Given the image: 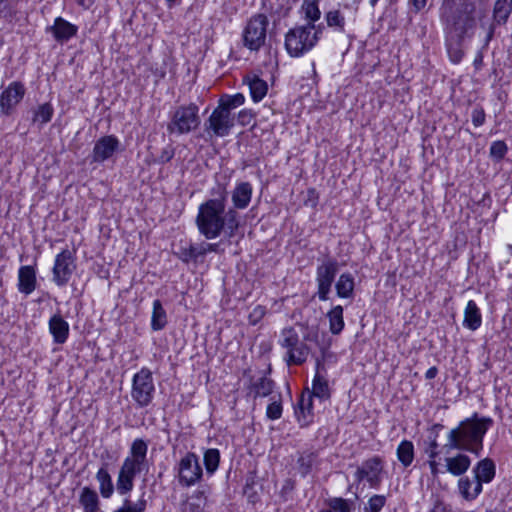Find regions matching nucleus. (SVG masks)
<instances>
[{"label": "nucleus", "mask_w": 512, "mask_h": 512, "mask_svg": "<svg viewBox=\"0 0 512 512\" xmlns=\"http://www.w3.org/2000/svg\"><path fill=\"white\" fill-rule=\"evenodd\" d=\"M215 198L201 203L195 219L196 226L201 235L211 240L224 233L228 238L236 235L240 226V216L233 208L227 209L228 192L224 186L218 185L213 192Z\"/></svg>", "instance_id": "f257e3e1"}, {"label": "nucleus", "mask_w": 512, "mask_h": 512, "mask_svg": "<svg viewBox=\"0 0 512 512\" xmlns=\"http://www.w3.org/2000/svg\"><path fill=\"white\" fill-rule=\"evenodd\" d=\"M492 424L490 417H480L478 413H474L449 431L444 449L447 453L450 450H459L479 457L483 450L484 436Z\"/></svg>", "instance_id": "f03ea898"}, {"label": "nucleus", "mask_w": 512, "mask_h": 512, "mask_svg": "<svg viewBox=\"0 0 512 512\" xmlns=\"http://www.w3.org/2000/svg\"><path fill=\"white\" fill-rule=\"evenodd\" d=\"M245 102L242 93L234 95L224 94L219 100L216 108L204 122V132L209 139L214 137H226L235 126V116L232 111Z\"/></svg>", "instance_id": "7ed1b4c3"}, {"label": "nucleus", "mask_w": 512, "mask_h": 512, "mask_svg": "<svg viewBox=\"0 0 512 512\" xmlns=\"http://www.w3.org/2000/svg\"><path fill=\"white\" fill-rule=\"evenodd\" d=\"M476 6L470 0H453L442 8L441 19L445 33L452 39L463 40L475 25Z\"/></svg>", "instance_id": "20e7f679"}, {"label": "nucleus", "mask_w": 512, "mask_h": 512, "mask_svg": "<svg viewBox=\"0 0 512 512\" xmlns=\"http://www.w3.org/2000/svg\"><path fill=\"white\" fill-rule=\"evenodd\" d=\"M324 30L323 24L318 26L298 25L285 35V49L291 57H301L312 50L318 43Z\"/></svg>", "instance_id": "39448f33"}, {"label": "nucleus", "mask_w": 512, "mask_h": 512, "mask_svg": "<svg viewBox=\"0 0 512 512\" xmlns=\"http://www.w3.org/2000/svg\"><path fill=\"white\" fill-rule=\"evenodd\" d=\"M201 123L199 107L195 103L178 106L167 125L170 134L184 135L198 128Z\"/></svg>", "instance_id": "423d86ee"}, {"label": "nucleus", "mask_w": 512, "mask_h": 512, "mask_svg": "<svg viewBox=\"0 0 512 512\" xmlns=\"http://www.w3.org/2000/svg\"><path fill=\"white\" fill-rule=\"evenodd\" d=\"M269 21L265 14L253 15L247 22L242 33L244 47L258 52L266 43Z\"/></svg>", "instance_id": "0eeeda50"}, {"label": "nucleus", "mask_w": 512, "mask_h": 512, "mask_svg": "<svg viewBox=\"0 0 512 512\" xmlns=\"http://www.w3.org/2000/svg\"><path fill=\"white\" fill-rule=\"evenodd\" d=\"M155 394V385L152 372L143 367L132 379L131 397L137 406L144 408L152 403Z\"/></svg>", "instance_id": "6e6552de"}, {"label": "nucleus", "mask_w": 512, "mask_h": 512, "mask_svg": "<svg viewBox=\"0 0 512 512\" xmlns=\"http://www.w3.org/2000/svg\"><path fill=\"white\" fill-rule=\"evenodd\" d=\"M279 344L287 350L285 360L288 365H301L306 361L309 348L306 344L300 343L294 328L289 327L281 331Z\"/></svg>", "instance_id": "1a4fd4ad"}, {"label": "nucleus", "mask_w": 512, "mask_h": 512, "mask_svg": "<svg viewBox=\"0 0 512 512\" xmlns=\"http://www.w3.org/2000/svg\"><path fill=\"white\" fill-rule=\"evenodd\" d=\"M338 273V262L335 258L326 257L316 269L317 297L320 301H327L332 284Z\"/></svg>", "instance_id": "9d476101"}, {"label": "nucleus", "mask_w": 512, "mask_h": 512, "mask_svg": "<svg viewBox=\"0 0 512 512\" xmlns=\"http://www.w3.org/2000/svg\"><path fill=\"white\" fill-rule=\"evenodd\" d=\"M76 258L72 251L63 249L55 257L52 268V280L58 287L68 284L74 271L76 270Z\"/></svg>", "instance_id": "9b49d317"}, {"label": "nucleus", "mask_w": 512, "mask_h": 512, "mask_svg": "<svg viewBox=\"0 0 512 512\" xmlns=\"http://www.w3.org/2000/svg\"><path fill=\"white\" fill-rule=\"evenodd\" d=\"M203 470L199 458L194 452H187L178 464L179 483L185 487H191L202 479Z\"/></svg>", "instance_id": "f8f14e48"}, {"label": "nucleus", "mask_w": 512, "mask_h": 512, "mask_svg": "<svg viewBox=\"0 0 512 512\" xmlns=\"http://www.w3.org/2000/svg\"><path fill=\"white\" fill-rule=\"evenodd\" d=\"M26 94L25 85L21 81H13L0 93V113L10 116L16 110Z\"/></svg>", "instance_id": "ddd939ff"}, {"label": "nucleus", "mask_w": 512, "mask_h": 512, "mask_svg": "<svg viewBox=\"0 0 512 512\" xmlns=\"http://www.w3.org/2000/svg\"><path fill=\"white\" fill-rule=\"evenodd\" d=\"M383 470V461L379 456H374L365 460L359 466L354 474L355 480L360 483L366 480L371 488H379L382 478L380 476Z\"/></svg>", "instance_id": "4468645a"}, {"label": "nucleus", "mask_w": 512, "mask_h": 512, "mask_svg": "<svg viewBox=\"0 0 512 512\" xmlns=\"http://www.w3.org/2000/svg\"><path fill=\"white\" fill-rule=\"evenodd\" d=\"M120 150L121 143L115 135L102 136L94 144L91 153V162L104 163L111 159Z\"/></svg>", "instance_id": "2eb2a0df"}, {"label": "nucleus", "mask_w": 512, "mask_h": 512, "mask_svg": "<svg viewBox=\"0 0 512 512\" xmlns=\"http://www.w3.org/2000/svg\"><path fill=\"white\" fill-rule=\"evenodd\" d=\"M512 13V0H496L493 7V21L487 28L485 45L487 46L494 36L496 26L505 25Z\"/></svg>", "instance_id": "dca6fc26"}, {"label": "nucleus", "mask_w": 512, "mask_h": 512, "mask_svg": "<svg viewBox=\"0 0 512 512\" xmlns=\"http://www.w3.org/2000/svg\"><path fill=\"white\" fill-rule=\"evenodd\" d=\"M49 332L55 344H64L69 336V324L60 313H55L48 322Z\"/></svg>", "instance_id": "f3484780"}, {"label": "nucleus", "mask_w": 512, "mask_h": 512, "mask_svg": "<svg viewBox=\"0 0 512 512\" xmlns=\"http://www.w3.org/2000/svg\"><path fill=\"white\" fill-rule=\"evenodd\" d=\"M37 285L36 270L33 266H21L18 271V290L20 293L30 295Z\"/></svg>", "instance_id": "a211bd4d"}, {"label": "nucleus", "mask_w": 512, "mask_h": 512, "mask_svg": "<svg viewBox=\"0 0 512 512\" xmlns=\"http://www.w3.org/2000/svg\"><path fill=\"white\" fill-rule=\"evenodd\" d=\"M49 30L56 41L66 42L77 34L78 27L62 17H57Z\"/></svg>", "instance_id": "6ab92c4d"}, {"label": "nucleus", "mask_w": 512, "mask_h": 512, "mask_svg": "<svg viewBox=\"0 0 512 512\" xmlns=\"http://www.w3.org/2000/svg\"><path fill=\"white\" fill-rule=\"evenodd\" d=\"M472 473L482 486L484 483H490L496 475L495 463L491 458H484L473 467Z\"/></svg>", "instance_id": "aec40b11"}, {"label": "nucleus", "mask_w": 512, "mask_h": 512, "mask_svg": "<svg viewBox=\"0 0 512 512\" xmlns=\"http://www.w3.org/2000/svg\"><path fill=\"white\" fill-rule=\"evenodd\" d=\"M471 465V459L468 455L458 453L453 457L445 458V471L453 476L464 475Z\"/></svg>", "instance_id": "412c9836"}, {"label": "nucleus", "mask_w": 512, "mask_h": 512, "mask_svg": "<svg viewBox=\"0 0 512 512\" xmlns=\"http://www.w3.org/2000/svg\"><path fill=\"white\" fill-rule=\"evenodd\" d=\"M458 491L461 497L466 501L475 500L483 491V486L475 478L461 477L458 480Z\"/></svg>", "instance_id": "4be33fe9"}, {"label": "nucleus", "mask_w": 512, "mask_h": 512, "mask_svg": "<svg viewBox=\"0 0 512 512\" xmlns=\"http://www.w3.org/2000/svg\"><path fill=\"white\" fill-rule=\"evenodd\" d=\"M252 198V186L249 182H241L232 192L233 209L243 210L248 207Z\"/></svg>", "instance_id": "5701e85b"}, {"label": "nucleus", "mask_w": 512, "mask_h": 512, "mask_svg": "<svg viewBox=\"0 0 512 512\" xmlns=\"http://www.w3.org/2000/svg\"><path fill=\"white\" fill-rule=\"evenodd\" d=\"M297 421L301 427H307L313 421V403L312 396L308 398L301 397L298 402V407L295 410Z\"/></svg>", "instance_id": "b1692460"}, {"label": "nucleus", "mask_w": 512, "mask_h": 512, "mask_svg": "<svg viewBox=\"0 0 512 512\" xmlns=\"http://www.w3.org/2000/svg\"><path fill=\"white\" fill-rule=\"evenodd\" d=\"M481 324L482 316L480 309L478 308L475 301H468L464 310L463 326L472 331H475L481 326Z\"/></svg>", "instance_id": "393cba45"}, {"label": "nucleus", "mask_w": 512, "mask_h": 512, "mask_svg": "<svg viewBox=\"0 0 512 512\" xmlns=\"http://www.w3.org/2000/svg\"><path fill=\"white\" fill-rule=\"evenodd\" d=\"M79 503L81 504L84 512H98L100 500L97 492L90 488L84 487L79 496Z\"/></svg>", "instance_id": "a878e982"}, {"label": "nucleus", "mask_w": 512, "mask_h": 512, "mask_svg": "<svg viewBox=\"0 0 512 512\" xmlns=\"http://www.w3.org/2000/svg\"><path fill=\"white\" fill-rule=\"evenodd\" d=\"M248 388L254 398L267 397L273 392L274 382L266 376H262L255 381L251 379Z\"/></svg>", "instance_id": "bb28decb"}, {"label": "nucleus", "mask_w": 512, "mask_h": 512, "mask_svg": "<svg viewBox=\"0 0 512 512\" xmlns=\"http://www.w3.org/2000/svg\"><path fill=\"white\" fill-rule=\"evenodd\" d=\"M167 314L159 299L153 301V310L151 316V329L160 331L167 325Z\"/></svg>", "instance_id": "cd10ccee"}, {"label": "nucleus", "mask_w": 512, "mask_h": 512, "mask_svg": "<svg viewBox=\"0 0 512 512\" xmlns=\"http://www.w3.org/2000/svg\"><path fill=\"white\" fill-rule=\"evenodd\" d=\"M337 296L340 298H350L354 292V278L350 273H343L339 276L335 284Z\"/></svg>", "instance_id": "c85d7f7f"}, {"label": "nucleus", "mask_w": 512, "mask_h": 512, "mask_svg": "<svg viewBox=\"0 0 512 512\" xmlns=\"http://www.w3.org/2000/svg\"><path fill=\"white\" fill-rule=\"evenodd\" d=\"M329 320V330L333 335H338L344 329L345 323L343 318V307L341 305L334 306L327 313Z\"/></svg>", "instance_id": "c756f323"}, {"label": "nucleus", "mask_w": 512, "mask_h": 512, "mask_svg": "<svg viewBox=\"0 0 512 512\" xmlns=\"http://www.w3.org/2000/svg\"><path fill=\"white\" fill-rule=\"evenodd\" d=\"M316 458L317 454L313 451H303L299 453L297 458V470L303 478L311 472Z\"/></svg>", "instance_id": "7c9ffc66"}, {"label": "nucleus", "mask_w": 512, "mask_h": 512, "mask_svg": "<svg viewBox=\"0 0 512 512\" xmlns=\"http://www.w3.org/2000/svg\"><path fill=\"white\" fill-rule=\"evenodd\" d=\"M96 479L99 482V490L103 498H110L114 492L112 478L105 467H101L97 474Z\"/></svg>", "instance_id": "2f4dec72"}, {"label": "nucleus", "mask_w": 512, "mask_h": 512, "mask_svg": "<svg viewBox=\"0 0 512 512\" xmlns=\"http://www.w3.org/2000/svg\"><path fill=\"white\" fill-rule=\"evenodd\" d=\"M320 0H304L301 6L302 11L304 12L305 19L307 23L305 25L317 26L315 23L321 17V11L319 9L318 3Z\"/></svg>", "instance_id": "473e14b6"}, {"label": "nucleus", "mask_w": 512, "mask_h": 512, "mask_svg": "<svg viewBox=\"0 0 512 512\" xmlns=\"http://www.w3.org/2000/svg\"><path fill=\"white\" fill-rule=\"evenodd\" d=\"M312 395L322 400L330 398L328 381L319 371H317L312 381Z\"/></svg>", "instance_id": "72a5a7b5"}, {"label": "nucleus", "mask_w": 512, "mask_h": 512, "mask_svg": "<svg viewBox=\"0 0 512 512\" xmlns=\"http://www.w3.org/2000/svg\"><path fill=\"white\" fill-rule=\"evenodd\" d=\"M397 458L404 467H408L414 460V445L409 440H403L396 450Z\"/></svg>", "instance_id": "f704fd0d"}, {"label": "nucleus", "mask_w": 512, "mask_h": 512, "mask_svg": "<svg viewBox=\"0 0 512 512\" xmlns=\"http://www.w3.org/2000/svg\"><path fill=\"white\" fill-rule=\"evenodd\" d=\"M148 444L141 438L135 439L130 448L129 458L147 466Z\"/></svg>", "instance_id": "c9c22d12"}, {"label": "nucleus", "mask_w": 512, "mask_h": 512, "mask_svg": "<svg viewBox=\"0 0 512 512\" xmlns=\"http://www.w3.org/2000/svg\"><path fill=\"white\" fill-rule=\"evenodd\" d=\"M250 94L254 102L261 101L267 94V83L257 76H253L248 81Z\"/></svg>", "instance_id": "e433bc0d"}, {"label": "nucleus", "mask_w": 512, "mask_h": 512, "mask_svg": "<svg viewBox=\"0 0 512 512\" xmlns=\"http://www.w3.org/2000/svg\"><path fill=\"white\" fill-rule=\"evenodd\" d=\"M203 462L205 466L206 473L208 475H213L220 463V452L216 448L206 449L203 455Z\"/></svg>", "instance_id": "4c0bfd02"}, {"label": "nucleus", "mask_w": 512, "mask_h": 512, "mask_svg": "<svg viewBox=\"0 0 512 512\" xmlns=\"http://www.w3.org/2000/svg\"><path fill=\"white\" fill-rule=\"evenodd\" d=\"M179 258L188 263L189 261H197L200 257L205 256V249L202 244L190 245L189 247H182L179 251Z\"/></svg>", "instance_id": "58836bf2"}, {"label": "nucleus", "mask_w": 512, "mask_h": 512, "mask_svg": "<svg viewBox=\"0 0 512 512\" xmlns=\"http://www.w3.org/2000/svg\"><path fill=\"white\" fill-rule=\"evenodd\" d=\"M462 41L463 40L452 39L446 35V48L449 58L453 63H459L464 56V53L461 49Z\"/></svg>", "instance_id": "ea45409f"}, {"label": "nucleus", "mask_w": 512, "mask_h": 512, "mask_svg": "<svg viewBox=\"0 0 512 512\" xmlns=\"http://www.w3.org/2000/svg\"><path fill=\"white\" fill-rule=\"evenodd\" d=\"M328 509L320 512H351L353 502L341 497L330 498L327 501Z\"/></svg>", "instance_id": "a19ab883"}, {"label": "nucleus", "mask_w": 512, "mask_h": 512, "mask_svg": "<svg viewBox=\"0 0 512 512\" xmlns=\"http://www.w3.org/2000/svg\"><path fill=\"white\" fill-rule=\"evenodd\" d=\"M54 109L50 103L40 105L34 112L33 122H39L41 125L48 123L53 116Z\"/></svg>", "instance_id": "79ce46f5"}, {"label": "nucleus", "mask_w": 512, "mask_h": 512, "mask_svg": "<svg viewBox=\"0 0 512 512\" xmlns=\"http://www.w3.org/2000/svg\"><path fill=\"white\" fill-rule=\"evenodd\" d=\"M145 467L146 465L127 457L124 459L119 471L135 478V476L138 473L142 472L145 469Z\"/></svg>", "instance_id": "37998d69"}, {"label": "nucleus", "mask_w": 512, "mask_h": 512, "mask_svg": "<svg viewBox=\"0 0 512 512\" xmlns=\"http://www.w3.org/2000/svg\"><path fill=\"white\" fill-rule=\"evenodd\" d=\"M134 487V478L124 474L123 472L118 473L116 482V489L120 495H127Z\"/></svg>", "instance_id": "c03bdc74"}, {"label": "nucleus", "mask_w": 512, "mask_h": 512, "mask_svg": "<svg viewBox=\"0 0 512 512\" xmlns=\"http://www.w3.org/2000/svg\"><path fill=\"white\" fill-rule=\"evenodd\" d=\"M147 501L142 497L136 503H132L128 498L124 499L123 505L113 512H145Z\"/></svg>", "instance_id": "a18cd8bd"}, {"label": "nucleus", "mask_w": 512, "mask_h": 512, "mask_svg": "<svg viewBox=\"0 0 512 512\" xmlns=\"http://www.w3.org/2000/svg\"><path fill=\"white\" fill-rule=\"evenodd\" d=\"M386 504V496L375 494L365 504L364 512H380Z\"/></svg>", "instance_id": "49530a36"}, {"label": "nucleus", "mask_w": 512, "mask_h": 512, "mask_svg": "<svg viewBox=\"0 0 512 512\" xmlns=\"http://www.w3.org/2000/svg\"><path fill=\"white\" fill-rule=\"evenodd\" d=\"M16 16V9L9 0H0V19L11 23Z\"/></svg>", "instance_id": "de8ad7c7"}, {"label": "nucleus", "mask_w": 512, "mask_h": 512, "mask_svg": "<svg viewBox=\"0 0 512 512\" xmlns=\"http://www.w3.org/2000/svg\"><path fill=\"white\" fill-rule=\"evenodd\" d=\"M327 25L329 27H337L340 31H343L345 25V19L339 10L329 11L325 15Z\"/></svg>", "instance_id": "09e8293b"}, {"label": "nucleus", "mask_w": 512, "mask_h": 512, "mask_svg": "<svg viewBox=\"0 0 512 512\" xmlns=\"http://www.w3.org/2000/svg\"><path fill=\"white\" fill-rule=\"evenodd\" d=\"M508 151V147L504 141H494L490 146V156L496 161L504 158Z\"/></svg>", "instance_id": "8fccbe9b"}, {"label": "nucleus", "mask_w": 512, "mask_h": 512, "mask_svg": "<svg viewBox=\"0 0 512 512\" xmlns=\"http://www.w3.org/2000/svg\"><path fill=\"white\" fill-rule=\"evenodd\" d=\"M282 402L279 398L276 400L274 397L272 398V402L267 406L266 415L270 420H277L282 416Z\"/></svg>", "instance_id": "3c124183"}, {"label": "nucleus", "mask_w": 512, "mask_h": 512, "mask_svg": "<svg viewBox=\"0 0 512 512\" xmlns=\"http://www.w3.org/2000/svg\"><path fill=\"white\" fill-rule=\"evenodd\" d=\"M486 114L482 106L476 105L471 113V120L475 127H480L485 123Z\"/></svg>", "instance_id": "603ef678"}, {"label": "nucleus", "mask_w": 512, "mask_h": 512, "mask_svg": "<svg viewBox=\"0 0 512 512\" xmlns=\"http://www.w3.org/2000/svg\"><path fill=\"white\" fill-rule=\"evenodd\" d=\"M175 155V150L172 146H167L162 149L160 155L158 156L156 162L159 164H165L169 162Z\"/></svg>", "instance_id": "864d4df0"}, {"label": "nucleus", "mask_w": 512, "mask_h": 512, "mask_svg": "<svg viewBox=\"0 0 512 512\" xmlns=\"http://www.w3.org/2000/svg\"><path fill=\"white\" fill-rule=\"evenodd\" d=\"M254 483H255L254 477L251 476L246 479V483L244 486V494L247 496V498L251 502H254L255 498H256V492L253 489Z\"/></svg>", "instance_id": "5fc2aeb1"}, {"label": "nucleus", "mask_w": 512, "mask_h": 512, "mask_svg": "<svg viewBox=\"0 0 512 512\" xmlns=\"http://www.w3.org/2000/svg\"><path fill=\"white\" fill-rule=\"evenodd\" d=\"M254 117V114L251 110L243 109L239 111L237 115V119L240 125L246 126L251 123L252 119Z\"/></svg>", "instance_id": "6e6d98bb"}, {"label": "nucleus", "mask_w": 512, "mask_h": 512, "mask_svg": "<svg viewBox=\"0 0 512 512\" xmlns=\"http://www.w3.org/2000/svg\"><path fill=\"white\" fill-rule=\"evenodd\" d=\"M265 314V309L262 306H257L253 309L250 314V321L255 324L258 320H260Z\"/></svg>", "instance_id": "4d7b16f0"}, {"label": "nucleus", "mask_w": 512, "mask_h": 512, "mask_svg": "<svg viewBox=\"0 0 512 512\" xmlns=\"http://www.w3.org/2000/svg\"><path fill=\"white\" fill-rule=\"evenodd\" d=\"M429 512H451V509L442 500L436 499Z\"/></svg>", "instance_id": "13d9d810"}, {"label": "nucleus", "mask_w": 512, "mask_h": 512, "mask_svg": "<svg viewBox=\"0 0 512 512\" xmlns=\"http://www.w3.org/2000/svg\"><path fill=\"white\" fill-rule=\"evenodd\" d=\"M428 0H408V4L412 7L415 13L423 10L427 5Z\"/></svg>", "instance_id": "bf43d9fd"}, {"label": "nucleus", "mask_w": 512, "mask_h": 512, "mask_svg": "<svg viewBox=\"0 0 512 512\" xmlns=\"http://www.w3.org/2000/svg\"><path fill=\"white\" fill-rule=\"evenodd\" d=\"M428 464L430 472L434 477L437 476L439 473L446 472L445 469L441 468L440 462L438 460L428 461Z\"/></svg>", "instance_id": "052dcab7"}, {"label": "nucleus", "mask_w": 512, "mask_h": 512, "mask_svg": "<svg viewBox=\"0 0 512 512\" xmlns=\"http://www.w3.org/2000/svg\"><path fill=\"white\" fill-rule=\"evenodd\" d=\"M203 248L205 249V255L208 252H217L219 245L216 243H202Z\"/></svg>", "instance_id": "680f3d73"}, {"label": "nucleus", "mask_w": 512, "mask_h": 512, "mask_svg": "<svg viewBox=\"0 0 512 512\" xmlns=\"http://www.w3.org/2000/svg\"><path fill=\"white\" fill-rule=\"evenodd\" d=\"M437 374H438V369H437V367L433 366V367H430L426 371L425 378L428 380H431V379H434L437 376Z\"/></svg>", "instance_id": "e2e57ef3"}, {"label": "nucleus", "mask_w": 512, "mask_h": 512, "mask_svg": "<svg viewBox=\"0 0 512 512\" xmlns=\"http://www.w3.org/2000/svg\"><path fill=\"white\" fill-rule=\"evenodd\" d=\"M77 4L83 9H89L95 2V0H76Z\"/></svg>", "instance_id": "0e129e2a"}, {"label": "nucleus", "mask_w": 512, "mask_h": 512, "mask_svg": "<svg viewBox=\"0 0 512 512\" xmlns=\"http://www.w3.org/2000/svg\"><path fill=\"white\" fill-rule=\"evenodd\" d=\"M425 453L428 456V461L437 460V458L439 456V451L438 450H428V449H425Z\"/></svg>", "instance_id": "69168bd1"}, {"label": "nucleus", "mask_w": 512, "mask_h": 512, "mask_svg": "<svg viewBox=\"0 0 512 512\" xmlns=\"http://www.w3.org/2000/svg\"><path fill=\"white\" fill-rule=\"evenodd\" d=\"M438 447H439V444L436 440V438H434L430 443L429 445L426 447V449L428 450H438Z\"/></svg>", "instance_id": "338daca9"}, {"label": "nucleus", "mask_w": 512, "mask_h": 512, "mask_svg": "<svg viewBox=\"0 0 512 512\" xmlns=\"http://www.w3.org/2000/svg\"><path fill=\"white\" fill-rule=\"evenodd\" d=\"M166 1L168 3L169 7L173 6L176 2V0H166Z\"/></svg>", "instance_id": "774afa93"}]
</instances>
